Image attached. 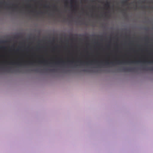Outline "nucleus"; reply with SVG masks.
<instances>
[{"instance_id":"4","label":"nucleus","mask_w":153,"mask_h":153,"mask_svg":"<svg viewBox=\"0 0 153 153\" xmlns=\"http://www.w3.org/2000/svg\"><path fill=\"white\" fill-rule=\"evenodd\" d=\"M38 62L39 64H47L48 63V61L47 60L39 61Z\"/></svg>"},{"instance_id":"14","label":"nucleus","mask_w":153,"mask_h":153,"mask_svg":"<svg viewBox=\"0 0 153 153\" xmlns=\"http://www.w3.org/2000/svg\"><path fill=\"white\" fill-rule=\"evenodd\" d=\"M95 62V61H92V60L91 61H90V62H86V64L87 65H88V64L89 62H90L91 64L93 62Z\"/></svg>"},{"instance_id":"7","label":"nucleus","mask_w":153,"mask_h":153,"mask_svg":"<svg viewBox=\"0 0 153 153\" xmlns=\"http://www.w3.org/2000/svg\"><path fill=\"white\" fill-rule=\"evenodd\" d=\"M110 2L107 1L105 5V6L108 8H109L110 7Z\"/></svg>"},{"instance_id":"16","label":"nucleus","mask_w":153,"mask_h":153,"mask_svg":"<svg viewBox=\"0 0 153 153\" xmlns=\"http://www.w3.org/2000/svg\"><path fill=\"white\" fill-rule=\"evenodd\" d=\"M5 3V1H3V2H0V4H4V3Z\"/></svg>"},{"instance_id":"6","label":"nucleus","mask_w":153,"mask_h":153,"mask_svg":"<svg viewBox=\"0 0 153 153\" xmlns=\"http://www.w3.org/2000/svg\"><path fill=\"white\" fill-rule=\"evenodd\" d=\"M114 62H109L108 60H106L105 61V63L106 65H110V64H114Z\"/></svg>"},{"instance_id":"10","label":"nucleus","mask_w":153,"mask_h":153,"mask_svg":"<svg viewBox=\"0 0 153 153\" xmlns=\"http://www.w3.org/2000/svg\"><path fill=\"white\" fill-rule=\"evenodd\" d=\"M27 63L29 64H30V65H33V62H24V64H26Z\"/></svg>"},{"instance_id":"23","label":"nucleus","mask_w":153,"mask_h":153,"mask_svg":"<svg viewBox=\"0 0 153 153\" xmlns=\"http://www.w3.org/2000/svg\"><path fill=\"white\" fill-rule=\"evenodd\" d=\"M79 62H80V63H81V64H83L84 63H83V62H82L81 61H80Z\"/></svg>"},{"instance_id":"26","label":"nucleus","mask_w":153,"mask_h":153,"mask_svg":"<svg viewBox=\"0 0 153 153\" xmlns=\"http://www.w3.org/2000/svg\"><path fill=\"white\" fill-rule=\"evenodd\" d=\"M146 62V60H144L143 61V62Z\"/></svg>"},{"instance_id":"12","label":"nucleus","mask_w":153,"mask_h":153,"mask_svg":"<svg viewBox=\"0 0 153 153\" xmlns=\"http://www.w3.org/2000/svg\"><path fill=\"white\" fill-rule=\"evenodd\" d=\"M53 7L54 8V10L55 11H56V12H58L59 11V10L57 8V7L55 5H54L53 6Z\"/></svg>"},{"instance_id":"20","label":"nucleus","mask_w":153,"mask_h":153,"mask_svg":"<svg viewBox=\"0 0 153 153\" xmlns=\"http://www.w3.org/2000/svg\"><path fill=\"white\" fill-rule=\"evenodd\" d=\"M44 7L45 8H48V7H49V6L46 5H45Z\"/></svg>"},{"instance_id":"1","label":"nucleus","mask_w":153,"mask_h":153,"mask_svg":"<svg viewBox=\"0 0 153 153\" xmlns=\"http://www.w3.org/2000/svg\"><path fill=\"white\" fill-rule=\"evenodd\" d=\"M140 62V61H119V60H116L114 62L118 64H120L123 63H134V62Z\"/></svg>"},{"instance_id":"17","label":"nucleus","mask_w":153,"mask_h":153,"mask_svg":"<svg viewBox=\"0 0 153 153\" xmlns=\"http://www.w3.org/2000/svg\"><path fill=\"white\" fill-rule=\"evenodd\" d=\"M71 0V1L72 2H76V0Z\"/></svg>"},{"instance_id":"2","label":"nucleus","mask_w":153,"mask_h":153,"mask_svg":"<svg viewBox=\"0 0 153 153\" xmlns=\"http://www.w3.org/2000/svg\"><path fill=\"white\" fill-rule=\"evenodd\" d=\"M8 64H11L12 65H21V62H10L7 63Z\"/></svg>"},{"instance_id":"31","label":"nucleus","mask_w":153,"mask_h":153,"mask_svg":"<svg viewBox=\"0 0 153 153\" xmlns=\"http://www.w3.org/2000/svg\"><path fill=\"white\" fill-rule=\"evenodd\" d=\"M6 5H8V4H6Z\"/></svg>"},{"instance_id":"21","label":"nucleus","mask_w":153,"mask_h":153,"mask_svg":"<svg viewBox=\"0 0 153 153\" xmlns=\"http://www.w3.org/2000/svg\"><path fill=\"white\" fill-rule=\"evenodd\" d=\"M134 8L135 9H137V5L135 6V7H134Z\"/></svg>"},{"instance_id":"18","label":"nucleus","mask_w":153,"mask_h":153,"mask_svg":"<svg viewBox=\"0 0 153 153\" xmlns=\"http://www.w3.org/2000/svg\"><path fill=\"white\" fill-rule=\"evenodd\" d=\"M82 71H89L87 69H83V70H82Z\"/></svg>"},{"instance_id":"33","label":"nucleus","mask_w":153,"mask_h":153,"mask_svg":"<svg viewBox=\"0 0 153 153\" xmlns=\"http://www.w3.org/2000/svg\"><path fill=\"white\" fill-rule=\"evenodd\" d=\"M92 16H93L92 15H91V17H92Z\"/></svg>"},{"instance_id":"13","label":"nucleus","mask_w":153,"mask_h":153,"mask_svg":"<svg viewBox=\"0 0 153 153\" xmlns=\"http://www.w3.org/2000/svg\"><path fill=\"white\" fill-rule=\"evenodd\" d=\"M47 71L49 70L51 71L55 72L56 71V70L55 69H46Z\"/></svg>"},{"instance_id":"3","label":"nucleus","mask_w":153,"mask_h":153,"mask_svg":"<svg viewBox=\"0 0 153 153\" xmlns=\"http://www.w3.org/2000/svg\"><path fill=\"white\" fill-rule=\"evenodd\" d=\"M135 68H123L122 69V70L124 71H131L135 70Z\"/></svg>"},{"instance_id":"5","label":"nucleus","mask_w":153,"mask_h":153,"mask_svg":"<svg viewBox=\"0 0 153 153\" xmlns=\"http://www.w3.org/2000/svg\"><path fill=\"white\" fill-rule=\"evenodd\" d=\"M143 70H150L153 71V67L152 68H146V67H145L143 68Z\"/></svg>"},{"instance_id":"19","label":"nucleus","mask_w":153,"mask_h":153,"mask_svg":"<svg viewBox=\"0 0 153 153\" xmlns=\"http://www.w3.org/2000/svg\"><path fill=\"white\" fill-rule=\"evenodd\" d=\"M0 48L1 49H4L5 48L4 47H1Z\"/></svg>"},{"instance_id":"27","label":"nucleus","mask_w":153,"mask_h":153,"mask_svg":"<svg viewBox=\"0 0 153 153\" xmlns=\"http://www.w3.org/2000/svg\"><path fill=\"white\" fill-rule=\"evenodd\" d=\"M74 11L76 10V9H75V8H74Z\"/></svg>"},{"instance_id":"24","label":"nucleus","mask_w":153,"mask_h":153,"mask_svg":"<svg viewBox=\"0 0 153 153\" xmlns=\"http://www.w3.org/2000/svg\"><path fill=\"white\" fill-rule=\"evenodd\" d=\"M42 13H42V12H40L39 13H38L39 14H42Z\"/></svg>"},{"instance_id":"22","label":"nucleus","mask_w":153,"mask_h":153,"mask_svg":"<svg viewBox=\"0 0 153 153\" xmlns=\"http://www.w3.org/2000/svg\"><path fill=\"white\" fill-rule=\"evenodd\" d=\"M26 6L28 7L29 8H31V6L30 5L27 4L26 5Z\"/></svg>"},{"instance_id":"28","label":"nucleus","mask_w":153,"mask_h":153,"mask_svg":"<svg viewBox=\"0 0 153 153\" xmlns=\"http://www.w3.org/2000/svg\"><path fill=\"white\" fill-rule=\"evenodd\" d=\"M145 7H142V8H145Z\"/></svg>"},{"instance_id":"15","label":"nucleus","mask_w":153,"mask_h":153,"mask_svg":"<svg viewBox=\"0 0 153 153\" xmlns=\"http://www.w3.org/2000/svg\"><path fill=\"white\" fill-rule=\"evenodd\" d=\"M68 0H65V4L66 6H67V5L68 4Z\"/></svg>"},{"instance_id":"11","label":"nucleus","mask_w":153,"mask_h":153,"mask_svg":"<svg viewBox=\"0 0 153 153\" xmlns=\"http://www.w3.org/2000/svg\"><path fill=\"white\" fill-rule=\"evenodd\" d=\"M127 0H125L124 1H123L121 2L122 3L123 5H126V4H127Z\"/></svg>"},{"instance_id":"9","label":"nucleus","mask_w":153,"mask_h":153,"mask_svg":"<svg viewBox=\"0 0 153 153\" xmlns=\"http://www.w3.org/2000/svg\"><path fill=\"white\" fill-rule=\"evenodd\" d=\"M17 7V5H16L13 4L12 6V7H11V6L9 8V9H11V8L16 9V8Z\"/></svg>"},{"instance_id":"34","label":"nucleus","mask_w":153,"mask_h":153,"mask_svg":"<svg viewBox=\"0 0 153 153\" xmlns=\"http://www.w3.org/2000/svg\"><path fill=\"white\" fill-rule=\"evenodd\" d=\"M152 62H153V61H152Z\"/></svg>"},{"instance_id":"25","label":"nucleus","mask_w":153,"mask_h":153,"mask_svg":"<svg viewBox=\"0 0 153 153\" xmlns=\"http://www.w3.org/2000/svg\"><path fill=\"white\" fill-rule=\"evenodd\" d=\"M69 62H72V63H73L74 62L73 61H69Z\"/></svg>"},{"instance_id":"32","label":"nucleus","mask_w":153,"mask_h":153,"mask_svg":"<svg viewBox=\"0 0 153 153\" xmlns=\"http://www.w3.org/2000/svg\"><path fill=\"white\" fill-rule=\"evenodd\" d=\"M6 4V2H5V3H4V4Z\"/></svg>"},{"instance_id":"30","label":"nucleus","mask_w":153,"mask_h":153,"mask_svg":"<svg viewBox=\"0 0 153 153\" xmlns=\"http://www.w3.org/2000/svg\"><path fill=\"white\" fill-rule=\"evenodd\" d=\"M73 7V5H71V7Z\"/></svg>"},{"instance_id":"8","label":"nucleus","mask_w":153,"mask_h":153,"mask_svg":"<svg viewBox=\"0 0 153 153\" xmlns=\"http://www.w3.org/2000/svg\"><path fill=\"white\" fill-rule=\"evenodd\" d=\"M64 61H58L55 62V64H59L60 63H62L63 64H64Z\"/></svg>"},{"instance_id":"29","label":"nucleus","mask_w":153,"mask_h":153,"mask_svg":"<svg viewBox=\"0 0 153 153\" xmlns=\"http://www.w3.org/2000/svg\"><path fill=\"white\" fill-rule=\"evenodd\" d=\"M35 71H37V69H35Z\"/></svg>"}]
</instances>
